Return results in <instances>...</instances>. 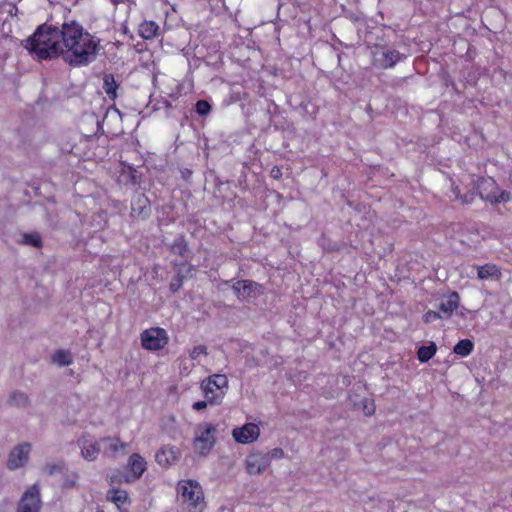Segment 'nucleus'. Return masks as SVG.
Instances as JSON below:
<instances>
[{
  "label": "nucleus",
  "mask_w": 512,
  "mask_h": 512,
  "mask_svg": "<svg viewBox=\"0 0 512 512\" xmlns=\"http://www.w3.org/2000/svg\"><path fill=\"white\" fill-rule=\"evenodd\" d=\"M474 349V343L470 339L459 340L453 348V352L460 357L469 356Z\"/></svg>",
  "instance_id": "24"
},
{
  "label": "nucleus",
  "mask_w": 512,
  "mask_h": 512,
  "mask_svg": "<svg viewBox=\"0 0 512 512\" xmlns=\"http://www.w3.org/2000/svg\"><path fill=\"white\" fill-rule=\"evenodd\" d=\"M217 427L212 423H202L196 428V436L193 440L195 452L201 456H207L216 444Z\"/></svg>",
  "instance_id": "6"
},
{
  "label": "nucleus",
  "mask_w": 512,
  "mask_h": 512,
  "mask_svg": "<svg viewBox=\"0 0 512 512\" xmlns=\"http://www.w3.org/2000/svg\"><path fill=\"white\" fill-rule=\"evenodd\" d=\"M41 507L40 488L37 484H34L22 494L16 512H40Z\"/></svg>",
  "instance_id": "8"
},
{
  "label": "nucleus",
  "mask_w": 512,
  "mask_h": 512,
  "mask_svg": "<svg viewBox=\"0 0 512 512\" xmlns=\"http://www.w3.org/2000/svg\"><path fill=\"white\" fill-rule=\"evenodd\" d=\"M260 435L259 426L255 423H246L242 427H236L232 436L237 443L250 444L258 439Z\"/></svg>",
  "instance_id": "12"
},
{
  "label": "nucleus",
  "mask_w": 512,
  "mask_h": 512,
  "mask_svg": "<svg viewBox=\"0 0 512 512\" xmlns=\"http://www.w3.org/2000/svg\"><path fill=\"white\" fill-rule=\"evenodd\" d=\"M141 346L148 351L162 350L169 342V335L164 328L151 327L140 334Z\"/></svg>",
  "instance_id": "7"
},
{
  "label": "nucleus",
  "mask_w": 512,
  "mask_h": 512,
  "mask_svg": "<svg viewBox=\"0 0 512 512\" xmlns=\"http://www.w3.org/2000/svg\"><path fill=\"white\" fill-rule=\"evenodd\" d=\"M119 85L113 74H105L103 77V89L110 100L117 98V89Z\"/></svg>",
  "instance_id": "22"
},
{
  "label": "nucleus",
  "mask_w": 512,
  "mask_h": 512,
  "mask_svg": "<svg viewBox=\"0 0 512 512\" xmlns=\"http://www.w3.org/2000/svg\"><path fill=\"white\" fill-rule=\"evenodd\" d=\"M363 412L366 416H371L375 413L376 406L373 400L365 398L362 401Z\"/></svg>",
  "instance_id": "32"
},
{
  "label": "nucleus",
  "mask_w": 512,
  "mask_h": 512,
  "mask_svg": "<svg viewBox=\"0 0 512 512\" xmlns=\"http://www.w3.org/2000/svg\"><path fill=\"white\" fill-rule=\"evenodd\" d=\"M440 318H443L441 313L439 311H433V310H428L427 312L424 313L423 315V321L425 323H431V322H434Z\"/></svg>",
  "instance_id": "33"
},
{
  "label": "nucleus",
  "mask_w": 512,
  "mask_h": 512,
  "mask_svg": "<svg viewBox=\"0 0 512 512\" xmlns=\"http://www.w3.org/2000/svg\"><path fill=\"white\" fill-rule=\"evenodd\" d=\"M177 493L189 512H203L206 507L202 486L194 479L178 481Z\"/></svg>",
  "instance_id": "3"
},
{
  "label": "nucleus",
  "mask_w": 512,
  "mask_h": 512,
  "mask_svg": "<svg viewBox=\"0 0 512 512\" xmlns=\"http://www.w3.org/2000/svg\"><path fill=\"white\" fill-rule=\"evenodd\" d=\"M195 110L200 116H206L211 111V105L206 100H198L195 105Z\"/></svg>",
  "instance_id": "29"
},
{
  "label": "nucleus",
  "mask_w": 512,
  "mask_h": 512,
  "mask_svg": "<svg viewBox=\"0 0 512 512\" xmlns=\"http://www.w3.org/2000/svg\"><path fill=\"white\" fill-rule=\"evenodd\" d=\"M477 277L480 280L493 279L499 281L502 278V272L496 264L486 263L477 267Z\"/></svg>",
  "instance_id": "19"
},
{
  "label": "nucleus",
  "mask_w": 512,
  "mask_h": 512,
  "mask_svg": "<svg viewBox=\"0 0 512 512\" xmlns=\"http://www.w3.org/2000/svg\"><path fill=\"white\" fill-rule=\"evenodd\" d=\"M127 469L129 474L123 476V481L129 483L142 477L147 470V462L139 453H133L128 459Z\"/></svg>",
  "instance_id": "11"
},
{
  "label": "nucleus",
  "mask_w": 512,
  "mask_h": 512,
  "mask_svg": "<svg viewBox=\"0 0 512 512\" xmlns=\"http://www.w3.org/2000/svg\"><path fill=\"white\" fill-rule=\"evenodd\" d=\"M116 477H117L116 475L112 477V482H115V481H116V480H115V478H116Z\"/></svg>",
  "instance_id": "41"
},
{
  "label": "nucleus",
  "mask_w": 512,
  "mask_h": 512,
  "mask_svg": "<svg viewBox=\"0 0 512 512\" xmlns=\"http://www.w3.org/2000/svg\"><path fill=\"white\" fill-rule=\"evenodd\" d=\"M181 456L180 449L177 446H163L155 455L156 462L162 467H168L176 463Z\"/></svg>",
  "instance_id": "13"
},
{
  "label": "nucleus",
  "mask_w": 512,
  "mask_h": 512,
  "mask_svg": "<svg viewBox=\"0 0 512 512\" xmlns=\"http://www.w3.org/2000/svg\"><path fill=\"white\" fill-rule=\"evenodd\" d=\"M158 30L159 26L156 22L145 20L139 25L138 32L143 39L151 40L157 35Z\"/></svg>",
  "instance_id": "21"
},
{
  "label": "nucleus",
  "mask_w": 512,
  "mask_h": 512,
  "mask_svg": "<svg viewBox=\"0 0 512 512\" xmlns=\"http://www.w3.org/2000/svg\"><path fill=\"white\" fill-rule=\"evenodd\" d=\"M107 499L113 502L121 512H127L131 503L127 491L122 489L109 490Z\"/></svg>",
  "instance_id": "16"
},
{
  "label": "nucleus",
  "mask_w": 512,
  "mask_h": 512,
  "mask_svg": "<svg viewBox=\"0 0 512 512\" xmlns=\"http://www.w3.org/2000/svg\"><path fill=\"white\" fill-rule=\"evenodd\" d=\"M452 193L455 197V200H459L462 204L469 203V200L467 199V196H463L461 194L459 186L453 185L452 186Z\"/></svg>",
  "instance_id": "35"
},
{
  "label": "nucleus",
  "mask_w": 512,
  "mask_h": 512,
  "mask_svg": "<svg viewBox=\"0 0 512 512\" xmlns=\"http://www.w3.org/2000/svg\"><path fill=\"white\" fill-rule=\"evenodd\" d=\"M208 354L207 347L205 345H198L195 346L192 351L190 352V358L193 360H196L199 358V356L204 355L206 356Z\"/></svg>",
  "instance_id": "34"
},
{
  "label": "nucleus",
  "mask_w": 512,
  "mask_h": 512,
  "mask_svg": "<svg viewBox=\"0 0 512 512\" xmlns=\"http://www.w3.org/2000/svg\"><path fill=\"white\" fill-rule=\"evenodd\" d=\"M460 297L455 291L451 292L444 301L439 304V312L442 317L448 318L459 306Z\"/></svg>",
  "instance_id": "17"
},
{
  "label": "nucleus",
  "mask_w": 512,
  "mask_h": 512,
  "mask_svg": "<svg viewBox=\"0 0 512 512\" xmlns=\"http://www.w3.org/2000/svg\"><path fill=\"white\" fill-rule=\"evenodd\" d=\"M151 214V206L150 201L146 195L140 194L135 197L131 202V212L130 215L132 218L136 219H146Z\"/></svg>",
  "instance_id": "14"
},
{
  "label": "nucleus",
  "mask_w": 512,
  "mask_h": 512,
  "mask_svg": "<svg viewBox=\"0 0 512 512\" xmlns=\"http://www.w3.org/2000/svg\"><path fill=\"white\" fill-rule=\"evenodd\" d=\"M100 442L104 444V453L112 457L120 450L125 453L128 448V444L121 442L118 437H103Z\"/></svg>",
  "instance_id": "18"
},
{
  "label": "nucleus",
  "mask_w": 512,
  "mask_h": 512,
  "mask_svg": "<svg viewBox=\"0 0 512 512\" xmlns=\"http://www.w3.org/2000/svg\"><path fill=\"white\" fill-rule=\"evenodd\" d=\"M24 47L33 53L38 60L62 58L61 27L44 23L25 40Z\"/></svg>",
  "instance_id": "2"
},
{
  "label": "nucleus",
  "mask_w": 512,
  "mask_h": 512,
  "mask_svg": "<svg viewBox=\"0 0 512 512\" xmlns=\"http://www.w3.org/2000/svg\"><path fill=\"white\" fill-rule=\"evenodd\" d=\"M280 174H281V172H280L279 168L275 167V168L272 169V175L274 177H278Z\"/></svg>",
  "instance_id": "39"
},
{
  "label": "nucleus",
  "mask_w": 512,
  "mask_h": 512,
  "mask_svg": "<svg viewBox=\"0 0 512 512\" xmlns=\"http://www.w3.org/2000/svg\"><path fill=\"white\" fill-rule=\"evenodd\" d=\"M62 59L71 67L88 66L100 52V39L88 32L76 20L61 25Z\"/></svg>",
  "instance_id": "1"
},
{
  "label": "nucleus",
  "mask_w": 512,
  "mask_h": 512,
  "mask_svg": "<svg viewBox=\"0 0 512 512\" xmlns=\"http://www.w3.org/2000/svg\"><path fill=\"white\" fill-rule=\"evenodd\" d=\"M188 250L186 242L180 238L176 239L172 245V251L174 253H178L179 255L183 256L185 252Z\"/></svg>",
  "instance_id": "30"
},
{
  "label": "nucleus",
  "mask_w": 512,
  "mask_h": 512,
  "mask_svg": "<svg viewBox=\"0 0 512 512\" xmlns=\"http://www.w3.org/2000/svg\"><path fill=\"white\" fill-rule=\"evenodd\" d=\"M82 456L89 461L97 458L100 452V447L97 442L89 441L84 437L79 440Z\"/></svg>",
  "instance_id": "20"
},
{
  "label": "nucleus",
  "mask_w": 512,
  "mask_h": 512,
  "mask_svg": "<svg viewBox=\"0 0 512 512\" xmlns=\"http://www.w3.org/2000/svg\"><path fill=\"white\" fill-rule=\"evenodd\" d=\"M23 243L36 248L42 247V239L38 233H25L23 235Z\"/></svg>",
  "instance_id": "27"
},
{
  "label": "nucleus",
  "mask_w": 512,
  "mask_h": 512,
  "mask_svg": "<svg viewBox=\"0 0 512 512\" xmlns=\"http://www.w3.org/2000/svg\"><path fill=\"white\" fill-rule=\"evenodd\" d=\"M61 469L59 465H53L49 468V474H53L55 470Z\"/></svg>",
  "instance_id": "40"
},
{
  "label": "nucleus",
  "mask_w": 512,
  "mask_h": 512,
  "mask_svg": "<svg viewBox=\"0 0 512 512\" xmlns=\"http://www.w3.org/2000/svg\"><path fill=\"white\" fill-rule=\"evenodd\" d=\"M284 452L281 448H275L271 451V456L275 458H281L283 457Z\"/></svg>",
  "instance_id": "37"
},
{
  "label": "nucleus",
  "mask_w": 512,
  "mask_h": 512,
  "mask_svg": "<svg viewBox=\"0 0 512 512\" xmlns=\"http://www.w3.org/2000/svg\"><path fill=\"white\" fill-rule=\"evenodd\" d=\"M403 58L404 56L400 54V52H398L397 50H388L383 53L382 67L385 69L392 68Z\"/></svg>",
  "instance_id": "25"
},
{
  "label": "nucleus",
  "mask_w": 512,
  "mask_h": 512,
  "mask_svg": "<svg viewBox=\"0 0 512 512\" xmlns=\"http://www.w3.org/2000/svg\"><path fill=\"white\" fill-rule=\"evenodd\" d=\"M270 465L267 455L251 454L246 459V470L249 474H260Z\"/></svg>",
  "instance_id": "15"
},
{
  "label": "nucleus",
  "mask_w": 512,
  "mask_h": 512,
  "mask_svg": "<svg viewBox=\"0 0 512 512\" xmlns=\"http://www.w3.org/2000/svg\"><path fill=\"white\" fill-rule=\"evenodd\" d=\"M10 402L16 406L25 407L29 403V400L26 394L21 392H13L10 396Z\"/></svg>",
  "instance_id": "28"
},
{
  "label": "nucleus",
  "mask_w": 512,
  "mask_h": 512,
  "mask_svg": "<svg viewBox=\"0 0 512 512\" xmlns=\"http://www.w3.org/2000/svg\"><path fill=\"white\" fill-rule=\"evenodd\" d=\"M232 289L240 300L256 299L264 293V287L252 280H238Z\"/></svg>",
  "instance_id": "9"
},
{
  "label": "nucleus",
  "mask_w": 512,
  "mask_h": 512,
  "mask_svg": "<svg viewBox=\"0 0 512 512\" xmlns=\"http://www.w3.org/2000/svg\"><path fill=\"white\" fill-rule=\"evenodd\" d=\"M31 445L27 442L21 443L14 447L8 456L7 467L9 470H16L24 466L29 459Z\"/></svg>",
  "instance_id": "10"
},
{
  "label": "nucleus",
  "mask_w": 512,
  "mask_h": 512,
  "mask_svg": "<svg viewBox=\"0 0 512 512\" xmlns=\"http://www.w3.org/2000/svg\"><path fill=\"white\" fill-rule=\"evenodd\" d=\"M209 404L208 400L206 399V401H197V402H194L192 407L194 410H202V409H205L207 407V405Z\"/></svg>",
  "instance_id": "36"
},
{
  "label": "nucleus",
  "mask_w": 512,
  "mask_h": 512,
  "mask_svg": "<svg viewBox=\"0 0 512 512\" xmlns=\"http://www.w3.org/2000/svg\"><path fill=\"white\" fill-rule=\"evenodd\" d=\"M63 149L67 150L71 154H74L75 156H81V154L78 152V150H76V146H71L69 149H65V148H63Z\"/></svg>",
  "instance_id": "38"
},
{
  "label": "nucleus",
  "mask_w": 512,
  "mask_h": 512,
  "mask_svg": "<svg viewBox=\"0 0 512 512\" xmlns=\"http://www.w3.org/2000/svg\"><path fill=\"white\" fill-rule=\"evenodd\" d=\"M437 352V345L434 342H430L429 345L420 346L417 350V359L421 363H426L434 357Z\"/></svg>",
  "instance_id": "23"
},
{
  "label": "nucleus",
  "mask_w": 512,
  "mask_h": 512,
  "mask_svg": "<svg viewBox=\"0 0 512 512\" xmlns=\"http://www.w3.org/2000/svg\"><path fill=\"white\" fill-rule=\"evenodd\" d=\"M184 276L178 273L170 282L169 288L171 292H177L183 285Z\"/></svg>",
  "instance_id": "31"
},
{
  "label": "nucleus",
  "mask_w": 512,
  "mask_h": 512,
  "mask_svg": "<svg viewBox=\"0 0 512 512\" xmlns=\"http://www.w3.org/2000/svg\"><path fill=\"white\" fill-rule=\"evenodd\" d=\"M72 355L68 350H57L52 356V362L59 366H69L72 363Z\"/></svg>",
  "instance_id": "26"
},
{
  "label": "nucleus",
  "mask_w": 512,
  "mask_h": 512,
  "mask_svg": "<svg viewBox=\"0 0 512 512\" xmlns=\"http://www.w3.org/2000/svg\"><path fill=\"white\" fill-rule=\"evenodd\" d=\"M201 389L209 404L218 405L227 392L228 379L224 374H213L201 382Z\"/></svg>",
  "instance_id": "5"
},
{
  "label": "nucleus",
  "mask_w": 512,
  "mask_h": 512,
  "mask_svg": "<svg viewBox=\"0 0 512 512\" xmlns=\"http://www.w3.org/2000/svg\"><path fill=\"white\" fill-rule=\"evenodd\" d=\"M474 187L480 198L491 204L505 203L511 200V194L508 191L500 190L495 179L490 176L478 177Z\"/></svg>",
  "instance_id": "4"
}]
</instances>
